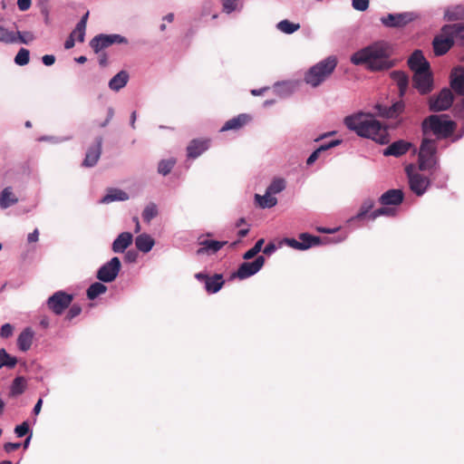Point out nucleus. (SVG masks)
<instances>
[{
    "label": "nucleus",
    "mask_w": 464,
    "mask_h": 464,
    "mask_svg": "<svg viewBox=\"0 0 464 464\" xmlns=\"http://www.w3.org/2000/svg\"><path fill=\"white\" fill-rule=\"evenodd\" d=\"M414 19L411 13L388 14L381 18V22L386 27L401 28Z\"/></svg>",
    "instance_id": "4468645a"
},
{
    "label": "nucleus",
    "mask_w": 464,
    "mask_h": 464,
    "mask_svg": "<svg viewBox=\"0 0 464 464\" xmlns=\"http://www.w3.org/2000/svg\"><path fill=\"white\" fill-rule=\"evenodd\" d=\"M127 199H129V195L125 191L118 188H110L101 202L107 204L116 200L125 201Z\"/></svg>",
    "instance_id": "c756f323"
},
{
    "label": "nucleus",
    "mask_w": 464,
    "mask_h": 464,
    "mask_svg": "<svg viewBox=\"0 0 464 464\" xmlns=\"http://www.w3.org/2000/svg\"><path fill=\"white\" fill-rule=\"evenodd\" d=\"M175 164L176 160L174 158L162 160L159 162L158 172L163 176H167L168 174L170 173Z\"/></svg>",
    "instance_id": "4c0bfd02"
},
{
    "label": "nucleus",
    "mask_w": 464,
    "mask_h": 464,
    "mask_svg": "<svg viewBox=\"0 0 464 464\" xmlns=\"http://www.w3.org/2000/svg\"><path fill=\"white\" fill-rule=\"evenodd\" d=\"M413 86L419 91L421 94H427L432 91L433 87V77L430 72V68L417 72L414 73L413 78Z\"/></svg>",
    "instance_id": "9b49d317"
},
{
    "label": "nucleus",
    "mask_w": 464,
    "mask_h": 464,
    "mask_svg": "<svg viewBox=\"0 0 464 464\" xmlns=\"http://www.w3.org/2000/svg\"><path fill=\"white\" fill-rule=\"evenodd\" d=\"M276 249V246L274 243H268L265 248L263 249V253L266 255H271Z\"/></svg>",
    "instance_id": "0e129e2a"
},
{
    "label": "nucleus",
    "mask_w": 464,
    "mask_h": 464,
    "mask_svg": "<svg viewBox=\"0 0 464 464\" xmlns=\"http://www.w3.org/2000/svg\"><path fill=\"white\" fill-rule=\"evenodd\" d=\"M406 171L411 191H413L417 196L423 195L430 185V179L420 173H411L408 168Z\"/></svg>",
    "instance_id": "2eb2a0df"
},
{
    "label": "nucleus",
    "mask_w": 464,
    "mask_h": 464,
    "mask_svg": "<svg viewBox=\"0 0 464 464\" xmlns=\"http://www.w3.org/2000/svg\"><path fill=\"white\" fill-rule=\"evenodd\" d=\"M341 143V140H332L326 144H323L321 145L318 149H316L307 159L306 160V164L307 165H312L313 163H314L316 161V160L319 158V155L322 151H324V150H327L331 148H334L337 145H339Z\"/></svg>",
    "instance_id": "473e14b6"
},
{
    "label": "nucleus",
    "mask_w": 464,
    "mask_h": 464,
    "mask_svg": "<svg viewBox=\"0 0 464 464\" xmlns=\"http://www.w3.org/2000/svg\"><path fill=\"white\" fill-rule=\"evenodd\" d=\"M210 145L208 139H195L192 140L187 147L188 157L196 159L206 151Z\"/></svg>",
    "instance_id": "a211bd4d"
},
{
    "label": "nucleus",
    "mask_w": 464,
    "mask_h": 464,
    "mask_svg": "<svg viewBox=\"0 0 464 464\" xmlns=\"http://www.w3.org/2000/svg\"><path fill=\"white\" fill-rule=\"evenodd\" d=\"M158 213L157 205L154 203H150L145 207L142 212V218L145 222L150 223L151 219L158 216Z\"/></svg>",
    "instance_id": "79ce46f5"
},
{
    "label": "nucleus",
    "mask_w": 464,
    "mask_h": 464,
    "mask_svg": "<svg viewBox=\"0 0 464 464\" xmlns=\"http://www.w3.org/2000/svg\"><path fill=\"white\" fill-rule=\"evenodd\" d=\"M410 69L415 73L430 69V63L420 50L414 51L408 60Z\"/></svg>",
    "instance_id": "f3484780"
},
{
    "label": "nucleus",
    "mask_w": 464,
    "mask_h": 464,
    "mask_svg": "<svg viewBox=\"0 0 464 464\" xmlns=\"http://www.w3.org/2000/svg\"><path fill=\"white\" fill-rule=\"evenodd\" d=\"M121 265L119 257L114 256L105 263L97 272L96 277L105 283H111L117 277Z\"/></svg>",
    "instance_id": "9d476101"
},
{
    "label": "nucleus",
    "mask_w": 464,
    "mask_h": 464,
    "mask_svg": "<svg viewBox=\"0 0 464 464\" xmlns=\"http://www.w3.org/2000/svg\"><path fill=\"white\" fill-rule=\"evenodd\" d=\"M30 61V52L25 48H21L14 57V63L20 66L28 64Z\"/></svg>",
    "instance_id": "a18cd8bd"
},
{
    "label": "nucleus",
    "mask_w": 464,
    "mask_h": 464,
    "mask_svg": "<svg viewBox=\"0 0 464 464\" xmlns=\"http://www.w3.org/2000/svg\"><path fill=\"white\" fill-rule=\"evenodd\" d=\"M31 0H17V5L20 11H26L31 6Z\"/></svg>",
    "instance_id": "bf43d9fd"
},
{
    "label": "nucleus",
    "mask_w": 464,
    "mask_h": 464,
    "mask_svg": "<svg viewBox=\"0 0 464 464\" xmlns=\"http://www.w3.org/2000/svg\"><path fill=\"white\" fill-rule=\"evenodd\" d=\"M155 244L154 239L148 234H140L135 239L136 247L143 252L148 253L151 250Z\"/></svg>",
    "instance_id": "cd10ccee"
},
{
    "label": "nucleus",
    "mask_w": 464,
    "mask_h": 464,
    "mask_svg": "<svg viewBox=\"0 0 464 464\" xmlns=\"http://www.w3.org/2000/svg\"><path fill=\"white\" fill-rule=\"evenodd\" d=\"M411 144L404 140H397L391 145H389L385 150L383 154L385 156H395L399 157L405 154L409 149Z\"/></svg>",
    "instance_id": "5701e85b"
},
{
    "label": "nucleus",
    "mask_w": 464,
    "mask_h": 464,
    "mask_svg": "<svg viewBox=\"0 0 464 464\" xmlns=\"http://www.w3.org/2000/svg\"><path fill=\"white\" fill-rule=\"evenodd\" d=\"M450 87L459 95L464 94V68L455 69L450 74Z\"/></svg>",
    "instance_id": "412c9836"
},
{
    "label": "nucleus",
    "mask_w": 464,
    "mask_h": 464,
    "mask_svg": "<svg viewBox=\"0 0 464 464\" xmlns=\"http://www.w3.org/2000/svg\"><path fill=\"white\" fill-rule=\"evenodd\" d=\"M227 241H218L213 239H207L200 237L198 238L199 248L197 250L198 256L203 255H215L218 253L225 245Z\"/></svg>",
    "instance_id": "dca6fc26"
},
{
    "label": "nucleus",
    "mask_w": 464,
    "mask_h": 464,
    "mask_svg": "<svg viewBox=\"0 0 464 464\" xmlns=\"http://www.w3.org/2000/svg\"><path fill=\"white\" fill-rule=\"evenodd\" d=\"M421 129L424 136L432 133L439 139H446L455 131L456 123L448 120V116L445 114H432L422 121Z\"/></svg>",
    "instance_id": "7ed1b4c3"
},
{
    "label": "nucleus",
    "mask_w": 464,
    "mask_h": 464,
    "mask_svg": "<svg viewBox=\"0 0 464 464\" xmlns=\"http://www.w3.org/2000/svg\"><path fill=\"white\" fill-rule=\"evenodd\" d=\"M0 42L5 44L17 43L16 34L0 25Z\"/></svg>",
    "instance_id": "a19ab883"
},
{
    "label": "nucleus",
    "mask_w": 464,
    "mask_h": 464,
    "mask_svg": "<svg viewBox=\"0 0 464 464\" xmlns=\"http://www.w3.org/2000/svg\"><path fill=\"white\" fill-rule=\"evenodd\" d=\"M222 1V10L226 14H231L237 10H239V0H221Z\"/></svg>",
    "instance_id": "09e8293b"
},
{
    "label": "nucleus",
    "mask_w": 464,
    "mask_h": 464,
    "mask_svg": "<svg viewBox=\"0 0 464 464\" xmlns=\"http://www.w3.org/2000/svg\"><path fill=\"white\" fill-rule=\"evenodd\" d=\"M264 243V238L257 240L255 246L244 254L243 258L248 260L255 257L262 250Z\"/></svg>",
    "instance_id": "de8ad7c7"
},
{
    "label": "nucleus",
    "mask_w": 464,
    "mask_h": 464,
    "mask_svg": "<svg viewBox=\"0 0 464 464\" xmlns=\"http://www.w3.org/2000/svg\"><path fill=\"white\" fill-rule=\"evenodd\" d=\"M404 107L405 106L403 102H397L390 107H382L381 105H378L377 109L379 111L380 115L382 117L396 118L403 111Z\"/></svg>",
    "instance_id": "a878e982"
},
{
    "label": "nucleus",
    "mask_w": 464,
    "mask_h": 464,
    "mask_svg": "<svg viewBox=\"0 0 464 464\" xmlns=\"http://www.w3.org/2000/svg\"><path fill=\"white\" fill-rule=\"evenodd\" d=\"M113 115H114V111H113V109H112V108H109V109H108V112H107V117H106L105 121H102V122H101V123H99V126H100V127H102V128H103V127L107 126V124H108V123L111 121V120L112 119Z\"/></svg>",
    "instance_id": "052dcab7"
},
{
    "label": "nucleus",
    "mask_w": 464,
    "mask_h": 464,
    "mask_svg": "<svg viewBox=\"0 0 464 464\" xmlns=\"http://www.w3.org/2000/svg\"><path fill=\"white\" fill-rule=\"evenodd\" d=\"M464 31V23L446 24L441 29V34L435 36L432 42L435 55L441 56L454 44V38Z\"/></svg>",
    "instance_id": "39448f33"
},
{
    "label": "nucleus",
    "mask_w": 464,
    "mask_h": 464,
    "mask_svg": "<svg viewBox=\"0 0 464 464\" xmlns=\"http://www.w3.org/2000/svg\"><path fill=\"white\" fill-rule=\"evenodd\" d=\"M251 121V116L246 113H241L225 122L220 131L237 130Z\"/></svg>",
    "instance_id": "aec40b11"
},
{
    "label": "nucleus",
    "mask_w": 464,
    "mask_h": 464,
    "mask_svg": "<svg viewBox=\"0 0 464 464\" xmlns=\"http://www.w3.org/2000/svg\"><path fill=\"white\" fill-rule=\"evenodd\" d=\"M133 237L130 232L121 233L112 243V251L122 253L131 243Z\"/></svg>",
    "instance_id": "b1692460"
},
{
    "label": "nucleus",
    "mask_w": 464,
    "mask_h": 464,
    "mask_svg": "<svg viewBox=\"0 0 464 464\" xmlns=\"http://www.w3.org/2000/svg\"><path fill=\"white\" fill-rule=\"evenodd\" d=\"M375 202L372 198H367L362 203L358 213L354 216L352 220H362L367 214L370 215L372 209L374 208Z\"/></svg>",
    "instance_id": "f704fd0d"
},
{
    "label": "nucleus",
    "mask_w": 464,
    "mask_h": 464,
    "mask_svg": "<svg viewBox=\"0 0 464 464\" xmlns=\"http://www.w3.org/2000/svg\"><path fill=\"white\" fill-rule=\"evenodd\" d=\"M114 44H128V39L120 34H98L90 41V46L95 53H99L105 48Z\"/></svg>",
    "instance_id": "6e6552de"
},
{
    "label": "nucleus",
    "mask_w": 464,
    "mask_h": 464,
    "mask_svg": "<svg viewBox=\"0 0 464 464\" xmlns=\"http://www.w3.org/2000/svg\"><path fill=\"white\" fill-rule=\"evenodd\" d=\"M337 65V60L334 56H329L314 66H312L304 75V82L315 88L323 83L331 76Z\"/></svg>",
    "instance_id": "20e7f679"
},
{
    "label": "nucleus",
    "mask_w": 464,
    "mask_h": 464,
    "mask_svg": "<svg viewBox=\"0 0 464 464\" xmlns=\"http://www.w3.org/2000/svg\"><path fill=\"white\" fill-rule=\"evenodd\" d=\"M264 264L265 257L263 256H258L253 262L242 263L232 276L239 279H246L256 274L263 267Z\"/></svg>",
    "instance_id": "f8f14e48"
},
{
    "label": "nucleus",
    "mask_w": 464,
    "mask_h": 464,
    "mask_svg": "<svg viewBox=\"0 0 464 464\" xmlns=\"http://www.w3.org/2000/svg\"><path fill=\"white\" fill-rule=\"evenodd\" d=\"M69 307V311L67 312L65 316L67 320H72L82 313V307L78 304H73L72 306Z\"/></svg>",
    "instance_id": "603ef678"
},
{
    "label": "nucleus",
    "mask_w": 464,
    "mask_h": 464,
    "mask_svg": "<svg viewBox=\"0 0 464 464\" xmlns=\"http://www.w3.org/2000/svg\"><path fill=\"white\" fill-rule=\"evenodd\" d=\"M14 327L10 324H5L0 330V335L3 338H8L13 334Z\"/></svg>",
    "instance_id": "6e6d98bb"
},
{
    "label": "nucleus",
    "mask_w": 464,
    "mask_h": 464,
    "mask_svg": "<svg viewBox=\"0 0 464 464\" xmlns=\"http://www.w3.org/2000/svg\"><path fill=\"white\" fill-rule=\"evenodd\" d=\"M454 101L452 92L443 88L437 95H432L429 100V109L431 111H442L451 107Z\"/></svg>",
    "instance_id": "1a4fd4ad"
},
{
    "label": "nucleus",
    "mask_w": 464,
    "mask_h": 464,
    "mask_svg": "<svg viewBox=\"0 0 464 464\" xmlns=\"http://www.w3.org/2000/svg\"><path fill=\"white\" fill-rule=\"evenodd\" d=\"M345 126L357 135L372 139L381 144L388 142V131L379 121L370 114L359 112L344 118Z\"/></svg>",
    "instance_id": "f03ea898"
},
{
    "label": "nucleus",
    "mask_w": 464,
    "mask_h": 464,
    "mask_svg": "<svg viewBox=\"0 0 464 464\" xmlns=\"http://www.w3.org/2000/svg\"><path fill=\"white\" fill-rule=\"evenodd\" d=\"M130 75L127 71H121L114 75L109 82V88L111 91L119 92L121 89L125 87L129 82Z\"/></svg>",
    "instance_id": "393cba45"
},
{
    "label": "nucleus",
    "mask_w": 464,
    "mask_h": 464,
    "mask_svg": "<svg viewBox=\"0 0 464 464\" xmlns=\"http://www.w3.org/2000/svg\"><path fill=\"white\" fill-rule=\"evenodd\" d=\"M369 0H352V6L357 11H366L369 7Z\"/></svg>",
    "instance_id": "864d4df0"
},
{
    "label": "nucleus",
    "mask_w": 464,
    "mask_h": 464,
    "mask_svg": "<svg viewBox=\"0 0 464 464\" xmlns=\"http://www.w3.org/2000/svg\"><path fill=\"white\" fill-rule=\"evenodd\" d=\"M18 198L12 192L10 187L5 188L0 194V207L2 208H7L12 205L17 203Z\"/></svg>",
    "instance_id": "7c9ffc66"
},
{
    "label": "nucleus",
    "mask_w": 464,
    "mask_h": 464,
    "mask_svg": "<svg viewBox=\"0 0 464 464\" xmlns=\"http://www.w3.org/2000/svg\"><path fill=\"white\" fill-rule=\"evenodd\" d=\"M29 431V425L26 421H24L22 424L17 425L14 429V432L17 437H24Z\"/></svg>",
    "instance_id": "5fc2aeb1"
},
{
    "label": "nucleus",
    "mask_w": 464,
    "mask_h": 464,
    "mask_svg": "<svg viewBox=\"0 0 464 464\" xmlns=\"http://www.w3.org/2000/svg\"><path fill=\"white\" fill-rule=\"evenodd\" d=\"M38 238H39L38 229H34L27 237V240H28L29 243H34V242L38 241Z\"/></svg>",
    "instance_id": "e2e57ef3"
},
{
    "label": "nucleus",
    "mask_w": 464,
    "mask_h": 464,
    "mask_svg": "<svg viewBox=\"0 0 464 464\" xmlns=\"http://www.w3.org/2000/svg\"><path fill=\"white\" fill-rule=\"evenodd\" d=\"M390 53L388 44L377 42L354 53L351 62L355 65H365L371 71L387 70L393 65L389 60Z\"/></svg>",
    "instance_id": "f257e3e1"
},
{
    "label": "nucleus",
    "mask_w": 464,
    "mask_h": 464,
    "mask_svg": "<svg viewBox=\"0 0 464 464\" xmlns=\"http://www.w3.org/2000/svg\"><path fill=\"white\" fill-rule=\"evenodd\" d=\"M99 63L101 66L105 67L108 64V57L107 54L102 53L99 57Z\"/></svg>",
    "instance_id": "338daca9"
},
{
    "label": "nucleus",
    "mask_w": 464,
    "mask_h": 464,
    "mask_svg": "<svg viewBox=\"0 0 464 464\" xmlns=\"http://www.w3.org/2000/svg\"><path fill=\"white\" fill-rule=\"evenodd\" d=\"M89 17V12H87L78 22L77 25L86 28L87 20Z\"/></svg>",
    "instance_id": "774afa93"
},
{
    "label": "nucleus",
    "mask_w": 464,
    "mask_h": 464,
    "mask_svg": "<svg viewBox=\"0 0 464 464\" xmlns=\"http://www.w3.org/2000/svg\"><path fill=\"white\" fill-rule=\"evenodd\" d=\"M391 77L397 83L400 94L402 96L408 88V75L402 71H393L391 72Z\"/></svg>",
    "instance_id": "c85d7f7f"
},
{
    "label": "nucleus",
    "mask_w": 464,
    "mask_h": 464,
    "mask_svg": "<svg viewBox=\"0 0 464 464\" xmlns=\"http://www.w3.org/2000/svg\"><path fill=\"white\" fill-rule=\"evenodd\" d=\"M34 339V332L31 328H25L17 338L18 348L26 352L31 348Z\"/></svg>",
    "instance_id": "bb28decb"
},
{
    "label": "nucleus",
    "mask_w": 464,
    "mask_h": 464,
    "mask_svg": "<svg viewBox=\"0 0 464 464\" xmlns=\"http://www.w3.org/2000/svg\"><path fill=\"white\" fill-rule=\"evenodd\" d=\"M85 31L86 28L76 24L75 28L71 33V35L78 42L82 43L84 41Z\"/></svg>",
    "instance_id": "3c124183"
},
{
    "label": "nucleus",
    "mask_w": 464,
    "mask_h": 464,
    "mask_svg": "<svg viewBox=\"0 0 464 464\" xmlns=\"http://www.w3.org/2000/svg\"><path fill=\"white\" fill-rule=\"evenodd\" d=\"M445 17L449 21L462 20L464 19V7L456 6L452 10H447Z\"/></svg>",
    "instance_id": "37998d69"
},
{
    "label": "nucleus",
    "mask_w": 464,
    "mask_h": 464,
    "mask_svg": "<svg viewBox=\"0 0 464 464\" xmlns=\"http://www.w3.org/2000/svg\"><path fill=\"white\" fill-rule=\"evenodd\" d=\"M255 198L262 208H270L276 206L277 203L276 198H275L273 194H271L267 190L266 191V194L264 196L256 194Z\"/></svg>",
    "instance_id": "72a5a7b5"
},
{
    "label": "nucleus",
    "mask_w": 464,
    "mask_h": 464,
    "mask_svg": "<svg viewBox=\"0 0 464 464\" xmlns=\"http://www.w3.org/2000/svg\"><path fill=\"white\" fill-rule=\"evenodd\" d=\"M75 44V39L70 34L64 43V48L69 50L72 49Z\"/></svg>",
    "instance_id": "69168bd1"
},
{
    "label": "nucleus",
    "mask_w": 464,
    "mask_h": 464,
    "mask_svg": "<svg viewBox=\"0 0 464 464\" xmlns=\"http://www.w3.org/2000/svg\"><path fill=\"white\" fill-rule=\"evenodd\" d=\"M277 29L285 34H293L300 28L299 24H295L290 22L289 20H282L276 25Z\"/></svg>",
    "instance_id": "ea45409f"
},
{
    "label": "nucleus",
    "mask_w": 464,
    "mask_h": 464,
    "mask_svg": "<svg viewBox=\"0 0 464 464\" xmlns=\"http://www.w3.org/2000/svg\"><path fill=\"white\" fill-rule=\"evenodd\" d=\"M42 61H43L44 64L50 66L54 63L55 57L52 54H45L43 56Z\"/></svg>",
    "instance_id": "680f3d73"
},
{
    "label": "nucleus",
    "mask_w": 464,
    "mask_h": 464,
    "mask_svg": "<svg viewBox=\"0 0 464 464\" xmlns=\"http://www.w3.org/2000/svg\"><path fill=\"white\" fill-rule=\"evenodd\" d=\"M395 214H396L395 209L388 208L386 206H383L378 209L372 211L368 217H369V218L374 220L375 218H377L380 216L392 217Z\"/></svg>",
    "instance_id": "c03bdc74"
},
{
    "label": "nucleus",
    "mask_w": 464,
    "mask_h": 464,
    "mask_svg": "<svg viewBox=\"0 0 464 464\" xmlns=\"http://www.w3.org/2000/svg\"><path fill=\"white\" fill-rule=\"evenodd\" d=\"M17 42L22 44H29L30 42L34 40V35L31 32H19L16 33Z\"/></svg>",
    "instance_id": "8fccbe9b"
},
{
    "label": "nucleus",
    "mask_w": 464,
    "mask_h": 464,
    "mask_svg": "<svg viewBox=\"0 0 464 464\" xmlns=\"http://www.w3.org/2000/svg\"><path fill=\"white\" fill-rule=\"evenodd\" d=\"M17 363V359L11 356L5 349L0 350V368L6 366L14 368Z\"/></svg>",
    "instance_id": "58836bf2"
},
{
    "label": "nucleus",
    "mask_w": 464,
    "mask_h": 464,
    "mask_svg": "<svg viewBox=\"0 0 464 464\" xmlns=\"http://www.w3.org/2000/svg\"><path fill=\"white\" fill-rule=\"evenodd\" d=\"M300 244L302 250L310 248L311 246L320 244L321 239L319 237L310 235L308 233H302L299 235Z\"/></svg>",
    "instance_id": "c9c22d12"
},
{
    "label": "nucleus",
    "mask_w": 464,
    "mask_h": 464,
    "mask_svg": "<svg viewBox=\"0 0 464 464\" xmlns=\"http://www.w3.org/2000/svg\"><path fill=\"white\" fill-rule=\"evenodd\" d=\"M73 295L64 291H57L47 299V307L53 314H62L72 304Z\"/></svg>",
    "instance_id": "0eeeda50"
},
{
    "label": "nucleus",
    "mask_w": 464,
    "mask_h": 464,
    "mask_svg": "<svg viewBox=\"0 0 464 464\" xmlns=\"http://www.w3.org/2000/svg\"><path fill=\"white\" fill-rule=\"evenodd\" d=\"M285 188V181L283 179H275L268 186L266 190L271 194H277L283 191Z\"/></svg>",
    "instance_id": "49530a36"
},
{
    "label": "nucleus",
    "mask_w": 464,
    "mask_h": 464,
    "mask_svg": "<svg viewBox=\"0 0 464 464\" xmlns=\"http://www.w3.org/2000/svg\"><path fill=\"white\" fill-rule=\"evenodd\" d=\"M107 291V286L100 282L92 284L87 289V297L90 300H94L100 295L104 294Z\"/></svg>",
    "instance_id": "e433bc0d"
},
{
    "label": "nucleus",
    "mask_w": 464,
    "mask_h": 464,
    "mask_svg": "<svg viewBox=\"0 0 464 464\" xmlns=\"http://www.w3.org/2000/svg\"><path fill=\"white\" fill-rule=\"evenodd\" d=\"M26 380L23 376L16 377L10 387V396L16 397L24 392L26 389Z\"/></svg>",
    "instance_id": "2f4dec72"
},
{
    "label": "nucleus",
    "mask_w": 464,
    "mask_h": 464,
    "mask_svg": "<svg viewBox=\"0 0 464 464\" xmlns=\"http://www.w3.org/2000/svg\"><path fill=\"white\" fill-rule=\"evenodd\" d=\"M404 193L401 189H389L384 192L379 198V202L382 206L394 205L398 206L402 203Z\"/></svg>",
    "instance_id": "6ab92c4d"
},
{
    "label": "nucleus",
    "mask_w": 464,
    "mask_h": 464,
    "mask_svg": "<svg viewBox=\"0 0 464 464\" xmlns=\"http://www.w3.org/2000/svg\"><path fill=\"white\" fill-rule=\"evenodd\" d=\"M195 278L204 283L205 289L208 294L218 293L224 285L225 280L221 274H215L214 276H208L204 273H197Z\"/></svg>",
    "instance_id": "ddd939ff"
},
{
    "label": "nucleus",
    "mask_w": 464,
    "mask_h": 464,
    "mask_svg": "<svg viewBox=\"0 0 464 464\" xmlns=\"http://www.w3.org/2000/svg\"><path fill=\"white\" fill-rule=\"evenodd\" d=\"M436 141L424 138L419 152V168L420 170H428L436 165Z\"/></svg>",
    "instance_id": "423d86ee"
},
{
    "label": "nucleus",
    "mask_w": 464,
    "mask_h": 464,
    "mask_svg": "<svg viewBox=\"0 0 464 464\" xmlns=\"http://www.w3.org/2000/svg\"><path fill=\"white\" fill-rule=\"evenodd\" d=\"M284 241L288 246L297 249V250H302V246H301L302 244H300V241H298L295 238H285Z\"/></svg>",
    "instance_id": "4d7b16f0"
},
{
    "label": "nucleus",
    "mask_w": 464,
    "mask_h": 464,
    "mask_svg": "<svg viewBox=\"0 0 464 464\" xmlns=\"http://www.w3.org/2000/svg\"><path fill=\"white\" fill-rule=\"evenodd\" d=\"M20 447H21V443H19V442H7L4 445V450L7 453H10L14 450H17L18 449H20Z\"/></svg>",
    "instance_id": "13d9d810"
},
{
    "label": "nucleus",
    "mask_w": 464,
    "mask_h": 464,
    "mask_svg": "<svg viewBox=\"0 0 464 464\" xmlns=\"http://www.w3.org/2000/svg\"><path fill=\"white\" fill-rule=\"evenodd\" d=\"M102 152V139L97 140V143L91 147L87 152L82 165L85 167L94 166L100 159Z\"/></svg>",
    "instance_id": "4be33fe9"
}]
</instances>
